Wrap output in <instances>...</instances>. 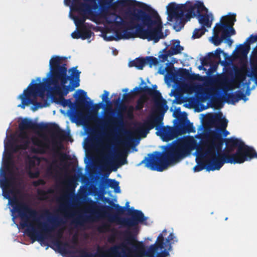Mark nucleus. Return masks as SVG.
I'll use <instances>...</instances> for the list:
<instances>
[{
	"label": "nucleus",
	"mask_w": 257,
	"mask_h": 257,
	"mask_svg": "<svg viewBox=\"0 0 257 257\" xmlns=\"http://www.w3.org/2000/svg\"><path fill=\"white\" fill-rule=\"evenodd\" d=\"M165 233L166 229L159 234L154 244L146 246L143 241L137 240L136 234L126 230L123 232L124 241L106 249L103 254H86L79 257H167L172 249V244L177 239L173 233L165 239Z\"/></svg>",
	"instance_id": "nucleus-1"
},
{
	"label": "nucleus",
	"mask_w": 257,
	"mask_h": 257,
	"mask_svg": "<svg viewBox=\"0 0 257 257\" xmlns=\"http://www.w3.org/2000/svg\"><path fill=\"white\" fill-rule=\"evenodd\" d=\"M136 4L147 12L137 9V13L131 12L130 20L128 22L115 15V25L117 27L122 26L125 29L123 30L120 38L129 39L136 37L157 43L160 39L164 38L160 17L156 11L146 4L140 2H136Z\"/></svg>",
	"instance_id": "nucleus-2"
},
{
	"label": "nucleus",
	"mask_w": 257,
	"mask_h": 257,
	"mask_svg": "<svg viewBox=\"0 0 257 257\" xmlns=\"http://www.w3.org/2000/svg\"><path fill=\"white\" fill-rule=\"evenodd\" d=\"M3 178L0 179V186L3 190V195L9 199L14 210L18 213L21 219L20 224L23 228L27 227L25 233L33 242L36 240L41 241L50 235L54 228L61 222L58 218L50 221L51 225L39 222V212L31 208L26 203L19 201L16 197L11 198L10 194L13 193V189H9L12 185L14 179L11 174L7 176L4 170L2 173Z\"/></svg>",
	"instance_id": "nucleus-3"
},
{
	"label": "nucleus",
	"mask_w": 257,
	"mask_h": 257,
	"mask_svg": "<svg viewBox=\"0 0 257 257\" xmlns=\"http://www.w3.org/2000/svg\"><path fill=\"white\" fill-rule=\"evenodd\" d=\"M108 203L111 206L100 205L99 203L91 199L88 200V205L84 211L88 215H80L77 218L75 222L76 224L82 225L85 222H93L99 219L107 217L108 220L110 223H115L123 227H133V229L138 228L139 223L147 224L146 221L147 217L140 210H134L130 213V217H121L119 215L124 213L125 207L120 206L114 203L112 201L107 199Z\"/></svg>",
	"instance_id": "nucleus-4"
},
{
	"label": "nucleus",
	"mask_w": 257,
	"mask_h": 257,
	"mask_svg": "<svg viewBox=\"0 0 257 257\" xmlns=\"http://www.w3.org/2000/svg\"><path fill=\"white\" fill-rule=\"evenodd\" d=\"M65 57L53 56L49 61L50 71L48 76L51 77L45 79L46 87L50 85L54 86L55 92L59 96H65L72 91L80 85V72L77 70V67H73L70 76L67 75V68L66 63L63 62L66 60Z\"/></svg>",
	"instance_id": "nucleus-5"
},
{
	"label": "nucleus",
	"mask_w": 257,
	"mask_h": 257,
	"mask_svg": "<svg viewBox=\"0 0 257 257\" xmlns=\"http://www.w3.org/2000/svg\"><path fill=\"white\" fill-rule=\"evenodd\" d=\"M198 146L200 145L193 138L180 140L166 152L155 151L148 154V157H145L140 164H145V167L151 170L162 172L169 165L187 157Z\"/></svg>",
	"instance_id": "nucleus-6"
},
{
	"label": "nucleus",
	"mask_w": 257,
	"mask_h": 257,
	"mask_svg": "<svg viewBox=\"0 0 257 257\" xmlns=\"http://www.w3.org/2000/svg\"><path fill=\"white\" fill-rule=\"evenodd\" d=\"M167 20L170 22L174 20V29L177 32L184 27L185 18L189 20L197 16L202 29L210 28L212 25V20H209V15L207 14H201V12L208 13V9L200 1H197L195 4L188 1L186 4L180 5L171 3L167 7Z\"/></svg>",
	"instance_id": "nucleus-7"
},
{
	"label": "nucleus",
	"mask_w": 257,
	"mask_h": 257,
	"mask_svg": "<svg viewBox=\"0 0 257 257\" xmlns=\"http://www.w3.org/2000/svg\"><path fill=\"white\" fill-rule=\"evenodd\" d=\"M223 139L220 134L213 132L211 138L204 146H198L196 152L198 156L204 160L206 170H219L225 163L233 164L226 153L222 152Z\"/></svg>",
	"instance_id": "nucleus-8"
},
{
	"label": "nucleus",
	"mask_w": 257,
	"mask_h": 257,
	"mask_svg": "<svg viewBox=\"0 0 257 257\" xmlns=\"http://www.w3.org/2000/svg\"><path fill=\"white\" fill-rule=\"evenodd\" d=\"M226 148L223 152L233 161V164H241L252 159H257V152L253 148L249 147L240 139L235 137L223 139Z\"/></svg>",
	"instance_id": "nucleus-9"
},
{
	"label": "nucleus",
	"mask_w": 257,
	"mask_h": 257,
	"mask_svg": "<svg viewBox=\"0 0 257 257\" xmlns=\"http://www.w3.org/2000/svg\"><path fill=\"white\" fill-rule=\"evenodd\" d=\"M163 113L161 115H151L148 116L143 123L140 122L137 127L138 133L143 137H146L149 131L154 127L158 130L156 134L159 136L164 141H169L178 136L175 127L166 126L160 129L163 124Z\"/></svg>",
	"instance_id": "nucleus-10"
},
{
	"label": "nucleus",
	"mask_w": 257,
	"mask_h": 257,
	"mask_svg": "<svg viewBox=\"0 0 257 257\" xmlns=\"http://www.w3.org/2000/svg\"><path fill=\"white\" fill-rule=\"evenodd\" d=\"M20 131L19 137L22 138H28L26 130H32L35 132L47 131L52 134L54 136L63 140L66 137V133L60 128L55 123H44L43 122L38 123L33 121L31 119L25 118L22 120L19 124Z\"/></svg>",
	"instance_id": "nucleus-11"
},
{
	"label": "nucleus",
	"mask_w": 257,
	"mask_h": 257,
	"mask_svg": "<svg viewBox=\"0 0 257 257\" xmlns=\"http://www.w3.org/2000/svg\"><path fill=\"white\" fill-rule=\"evenodd\" d=\"M31 83L28 87L24 91L23 94L20 95L22 100V104L19 105L24 109L26 105L33 104L35 106L32 107L33 111H36L39 107L46 106L47 105H43L42 103L36 101L35 99L39 96L42 99L45 97L46 86L43 83H35L30 87Z\"/></svg>",
	"instance_id": "nucleus-12"
},
{
	"label": "nucleus",
	"mask_w": 257,
	"mask_h": 257,
	"mask_svg": "<svg viewBox=\"0 0 257 257\" xmlns=\"http://www.w3.org/2000/svg\"><path fill=\"white\" fill-rule=\"evenodd\" d=\"M108 96L109 92L104 90L103 94L101 96L102 102L109 103L110 106L106 109L103 118L94 116L92 117V119L95 122L103 127L117 126L122 124L123 122V115L121 113H118L117 117L112 116L115 114V112L111 107V103L109 100Z\"/></svg>",
	"instance_id": "nucleus-13"
},
{
	"label": "nucleus",
	"mask_w": 257,
	"mask_h": 257,
	"mask_svg": "<svg viewBox=\"0 0 257 257\" xmlns=\"http://www.w3.org/2000/svg\"><path fill=\"white\" fill-rule=\"evenodd\" d=\"M85 2L88 3H83L80 0H73L72 3V8L73 10L82 13L83 14H88L92 16L94 15L93 10H96L98 9V5L96 3V0H83Z\"/></svg>",
	"instance_id": "nucleus-14"
},
{
	"label": "nucleus",
	"mask_w": 257,
	"mask_h": 257,
	"mask_svg": "<svg viewBox=\"0 0 257 257\" xmlns=\"http://www.w3.org/2000/svg\"><path fill=\"white\" fill-rule=\"evenodd\" d=\"M222 116V113L219 112L210 115L208 118V121L211 124L219 127V130L223 132V136L226 137L229 134V132L226 130L228 120Z\"/></svg>",
	"instance_id": "nucleus-15"
},
{
	"label": "nucleus",
	"mask_w": 257,
	"mask_h": 257,
	"mask_svg": "<svg viewBox=\"0 0 257 257\" xmlns=\"http://www.w3.org/2000/svg\"><path fill=\"white\" fill-rule=\"evenodd\" d=\"M44 141L37 137H33L31 138L32 144L37 146V148H32L31 152L39 154H45L47 151L50 149V144L48 140L45 139Z\"/></svg>",
	"instance_id": "nucleus-16"
},
{
	"label": "nucleus",
	"mask_w": 257,
	"mask_h": 257,
	"mask_svg": "<svg viewBox=\"0 0 257 257\" xmlns=\"http://www.w3.org/2000/svg\"><path fill=\"white\" fill-rule=\"evenodd\" d=\"M225 20L227 24L224 23H217L216 26H219L222 32H227L230 37L231 35L235 34V31L233 28L234 22L236 21L235 15L234 14L232 16L226 17Z\"/></svg>",
	"instance_id": "nucleus-17"
},
{
	"label": "nucleus",
	"mask_w": 257,
	"mask_h": 257,
	"mask_svg": "<svg viewBox=\"0 0 257 257\" xmlns=\"http://www.w3.org/2000/svg\"><path fill=\"white\" fill-rule=\"evenodd\" d=\"M79 93V96L77 100L76 106L82 109H90L92 105V102L87 101L86 99L90 100L89 97L86 96V92L82 89L77 90Z\"/></svg>",
	"instance_id": "nucleus-18"
},
{
	"label": "nucleus",
	"mask_w": 257,
	"mask_h": 257,
	"mask_svg": "<svg viewBox=\"0 0 257 257\" xmlns=\"http://www.w3.org/2000/svg\"><path fill=\"white\" fill-rule=\"evenodd\" d=\"M221 31L222 30L219 28V26L216 27V26L213 30V36L211 38V41L212 43L216 46H219L224 39H226L227 38L229 37V35H228L226 31H222L221 37H220L219 36V34Z\"/></svg>",
	"instance_id": "nucleus-19"
},
{
	"label": "nucleus",
	"mask_w": 257,
	"mask_h": 257,
	"mask_svg": "<svg viewBox=\"0 0 257 257\" xmlns=\"http://www.w3.org/2000/svg\"><path fill=\"white\" fill-rule=\"evenodd\" d=\"M241 99L245 101L247 100L245 94L243 91L239 90L234 93H229L226 94V101L227 102H231L233 104H234Z\"/></svg>",
	"instance_id": "nucleus-20"
},
{
	"label": "nucleus",
	"mask_w": 257,
	"mask_h": 257,
	"mask_svg": "<svg viewBox=\"0 0 257 257\" xmlns=\"http://www.w3.org/2000/svg\"><path fill=\"white\" fill-rule=\"evenodd\" d=\"M157 88V86L156 85H153L152 88H151V89L153 90L152 93L151 94L148 95L152 97L156 103V106L157 109L160 110L163 106L162 103L160 102L159 101L161 100L164 105H166V101L163 98L161 93L159 92V91L156 90Z\"/></svg>",
	"instance_id": "nucleus-21"
},
{
	"label": "nucleus",
	"mask_w": 257,
	"mask_h": 257,
	"mask_svg": "<svg viewBox=\"0 0 257 257\" xmlns=\"http://www.w3.org/2000/svg\"><path fill=\"white\" fill-rule=\"evenodd\" d=\"M187 121L188 119L186 116L179 118L178 122H177L176 119L174 120V121L175 122H174L175 125V128L178 136L185 134Z\"/></svg>",
	"instance_id": "nucleus-22"
},
{
	"label": "nucleus",
	"mask_w": 257,
	"mask_h": 257,
	"mask_svg": "<svg viewBox=\"0 0 257 257\" xmlns=\"http://www.w3.org/2000/svg\"><path fill=\"white\" fill-rule=\"evenodd\" d=\"M178 75L181 78L187 81H192L196 79V75L191 74L188 70L185 68H180L178 72Z\"/></svg>",
	"instance_id": "nucleus-23"
},
{
	"label": "nucleus",
	"mask_w": 257,
	"mask_h": 257,
	"mask_svg": "<svg viewBox=\"0 0 257 257\" xmlns=\"http://www.w3.org/2000/svg\"><path fill=\"white\" fill-rule=\"evenodd\" d=\"M250 49V45L245 42L239 46L237 50V55L242 58H246Z\"/></svg>",
	"instance_id": "nucleus-24"
},
{
	"label": "nucleus",
	"mask_w": 257,
	"mask_h": 257,
	"mask_svg": "<svg viewBox=\"0 0 257 257\" xmlns=\"http://www.w3.org/2000/svg\"><path fill=\"white\" fill-rule=\"evenodd\" d=\"M104 188L111 187L114 189L116 193L120 192V188L119 186V182L114 179H106L103 184Z\"/></svg>",
	"instance_id": "nucleus-25"
},
{
	"label": "nucleus",
	"mask_w": 257,
	"mask_h": 257,
	"mask_svg": "<svg viewBox=\"0 0 257 257\" xmlns=\"http://www.w3.org/2000/svg\"><path fill=\"white\" fill-rule=\"evenodd\" d=\"M152 90L150 87L148 86L144 87H136L133 90H131V92L134 94V98L141 92H143L146 94H151L152 92Z\"/></svg>",
	"instance_id": "nucleus-26"
},
{
	"label": "nucleus",
	"mask_w": 257,
	"mask_h": 257,
	"mask_svg": "<svg viewBox=\"0 0 257 257\" xmlns=\"http://www.w3.org/2000/svg\"><path fill=\"white\" fill-rule=\"evenodd\" d=\"M53 244L62 252H64L67 248L69 247V244L67 242H63L59 238L54 239L53 241Z\"/></svg>",
	"instance_id": "nucleus-27"
},
{
	"label": "nucleus",
	"mask_w": 257,
	"mask_h": 257,
	"mask_svg": "<svg viewBox=\"0 0 257 257\" xmlns=\"http://www.w3.org/2000/svg\"><path fill=\"white\" fill-rule=\"evenodd\" d=\"M200 60L201 63L203 66H208L210 65L214 69H216L217 68V64L213 65V61L212 57L210 55L209 53L207 54V55L201 58Z\"/></svg>",
	"instance_id": "nucleus-28"
},
{
	"label": "nucleus",
	"mask_w": 257,
	"mask_h": 257,
	"mask_svg": "<svg viewBox=\"0 0 257 257\" xmlns=\"http://www.w3.org/2000/svg\"><path fill=\"white\" fill-rule=\"evenodd\" d=\"M113 0H100L99 2V6L102 13L106 12L108 9L112 7L114 3Z\"/></svg>",
	"instance_id": "nucleus-29"
},
{
	"label": "nucleus",
	"mask_w": 257,
	"mask_h": 257,
	"mask_svg": "<svg viewBox=\"0 0 257 257\" xmlns=\"http://www.w3.org/2000/svg\"><path fill=\"white\" fill-rule=\"evenodd\" d=\"M183 50V47L180 45V41H177V44L176 46H171L167 52L171 56H173L180 53Z\"/></svg>",
	"instance_id": "nucleus-30"
},
{
	"label": "nucleus",
	"mask_w": 257,
	"mask_h": 257,
	"mask_svg": "<svg viewBox=\"0 0 257 257\" xmlns=\"http://www.w3.org/2000/svg\"><path fill=\"white\" fill-rule=\"evenodd\" d=\"M81 37L82 40L89 39L91 37L93 32L86 27H83V28L80 29Z\"/></svg>",
	"instance_id": "nucleus-31"
},
{
	"label": "nucleus",
	"mask_w": 257,
	"mask_h": 257,
	"mask_svg": "<svg viewBox=\"0 0 257 257\" xmlns=\"http://www.w3.org/2000/svg\"><path fill=\"white\" fill-rule=\"evenodd\" d=\"M86 18L85 16L82 17H75L74 18V21L75 25L78 27H80V29L83 28V27H86L85 24Z\"/></svg>",
	"instance_id": "nucleus-32"
},
{
	"label": "nucleus",
	"mask_w": 257,
	"mask_h": 257,
	"mask_svg": "<svg viewBox=\"0 0 257 257\" xmlns=\"http://www.w3.org/2000/svg\"><path fill=\"white\" fill-rule=\"evenodd\" d=\"M53 192L52 189H49L48 191H45L42 189H39L37 190V194L39 198L41 200H44L48 198V194Z\"/></svg>",
	"instance_id": "nucleus-33"
},
{
	"label": "nucleus",
	"mask_w": 257,
	"mask_h": 257,
	"mask_svg": "<svg viewBox=\"0 0 257 257\" xmlns=\"http://www.w3.org/2000/svg\"><path fill=\"white\" fill-rule=\"evenodd\" d=\"M207 31L206 29H195L193 33L192 38L194 39L199 38L201 37Z\"/></svg>",
	"instance_id": "nucleus-34"
},
{
	"label": "nucleus",
	"mask_w": 257,
	"mask_h": 257,
	"mask_svg": "<svg viewBox=\"0 0 257 257\" xmlns=\"http://www.w3.org/2000/svg\"><path fill=\"white\" fill-rule=\"evenodd\" d=\"M56 102L57 103L61 104L63 107L72 105V103L70 99H66L63 96H59Z\"/></svg>",
	"instance_id": "nucleus-35"
},
{
	"label": "nucleus",
	"mask_w": 257,
	"mask_h": 257,
	"mask_svg": "<svg viewBox=\"0 0 257 257\" xmlns=\"http://www.w3.org/2000/svg\"><path fill=\"white\" fill-rule=\"evenodd\" d=\"M167 48H164L160 53V54L158 56V58L159 60L161 62H164L168 60V58L169 56H171L169 52H167Z\"/></svg>",
	"instance_id": "nucleus-36"
},
{
	"label": "nucleus",
	"mask_w": 257,
	"mask_h": 257,
	"mask_svg": "<svg viewBox=\"0 0 257 257\" xmlns=\"http://www.w3.org/2000/svg\"><path fill=\"white\" fill-rule=\"evenodd\" d=\"M146 101V98L144 96L140 97L138 100L137 101V104L135 106V110H142L144 106V104Z\"/></svg>",
	"instance_id": "nucleus-37"
},
{
	"label": "nucleus",
	"mask_w": 257,
	"mask_h": 257,
	"mask_svg": "<svg viewBox=\"0 0 257 257\" xmlns=\"http://www.w3.org/2000/svg\"><path fill=\"white\" fill-rule=\"evenodd\" d=\"M136 63L135 67L138 69L142 70L146 64V61L145 58H137L136 59Z\"/></svg>",
	"instance_id": "nucleus-38"
},
{
	"label": "nucleus",
	"mask_w": 257,
	"mask_h": 257,
	"mask_svg": "<svg viewBox=\"0 0 257 257\" xmlns=\"http://www.w3.org/2000/svg\"><path fill=\"white\" fill-rule=\"evenodd\" d=\"M145 59L146 61V64H149L150 67L153 65H157L159 63L158 59L153 56H147Z\"/></svg>",
	"instance_id": "nucleus-39"
},
{
	"label": "nucleus",
	"mask_w": 257,
	"mask_h": 257,
	"mask_svg": "<svg viewBox=\"0 0 257 257\" xmlns=\"http://www.w3.org/2000/svg\"><path fill=\"white\" fill-rule=\"evenodd\" d=\"M223 53L224 55H226V54L223 52V50H222L220 48H217L215 51V53H213V52H210V55L213 59V58H215L219 61L221 60L220 58V54Z\"/></svg>",
	"instance_id": "nucleus-40"
},
{
	"label": "nucleus",
	"mask_w": 257,
	"mask_h": 257,
	"mask_svg": "<svg viewBox=\"0 0 257 257\" xmlns=\"http://www.w3.org/2000/svg\"><path fill=\"white\" fill-rule=\"evenodd\" d=\"M195 127L193 126V123H191L189 120L188 119L187 124L186 126L185 130V134L186 133H195Z\"/></svg>",
	"instance_id": "nucleus-41"
},
{
	"label": "nucleus",
	"mask_w": 257,
	"mask_h": 257,
	"mask_svg": "<svg viewBox=\"0 0 257 257\" xmlns=\"http://www.w3.org/2000/svg\"><path fill=\"white\" fill-rule=\"evenodd\" d=\"M110 227V225L107 223H104L97 228V230L101 233L107 231Z\"/></svg>",
	"instance_id": "nucleus-42"
},
{
	"label": "nucleus",
	"mask_w": 257,
	"mask_h": 257,
	"mask_svg": "<svg viewBox=\"0 0 257 257\" xmlns=\"http://www.w3.org/2000/svg\"><path fill=\"white\" fill-rule=\"evenodd\" d=\"M115 3H117L121 7H127L131 5L132 0H117Z\"/></svg>",
	"instance_id": "nucleus-43"
},
{
	"label": "nucleus",
	"mask_w": 257,
	"mask_h": 257,
	"mask_svg": "<svg viewBox=\"0 0 257 257\" xmlns=\"http://www.w3.org/2000/svg\"><path fill=\"white\" fill-rule=\"evenodd\" d=\"M29 143H30V142L29 141H26L23 144L16 145L15 147V151H16V150H18L19 149L25 150V149H27Z\"/></svg>",
	"instance_id": "nucleus-44"
},
{
	"label": "nucleus",
	"mask_w": 257,
	"mask_h": 257,
	"mask_svg": "<svg viewBox=\"0 0 257 257\" xmlns=\"http://www.w3.org/2000/svg\"><path fill=\"white\" fill-rule=\"evenodd\" d=\"M257 42V34L255 35H251L246 40V43L248 44L249 45L250 44L253 43Z\"/></svg>",
	"instance_id": "nucleus-45"
},
{
	"label": "nucleus",
	"mask_w": 257,
	"mask_h": 257,
	"mask_svg": "<svg viewBox=\"0 0 257 257\" xmlns=\"http://www.w3.org/2000/svg\"><path fill=\"white\" fill-rule=\"evenodd\" d=\"M101 107H104V104L102 102L97 104H95L92 105V110L93 112L95 113H96L98 111V110Z\"/></svg>",
	"instance_id": "nucleus-46"
},
{
	"label": "nucleus",
	"mask_w": 257,
	"mask_h": 257,
	"mask_svg": "<svg viewBox=\"0 0 257 257\" xmlns=\"http://www.w3.org/2000/svg\"><path fill=\"white\" fill-rule=\"evenodd\" d=\"M119 165H123L127 163V160L126 156H123L121 154H119Z\"/></svg>",
	"instance_id": "nucleus-47"
},
{
	"label": "nucleus",
	"mask_w": 257,
	"mask_h": 257,
	"mask_svg": "<svg viewBox=\"0 0 257 257\" xmlns=\"http://www.w3.org/2000/svg\"><path fill=\"white\" fill-rule=\"evenodd\" d=\"M135 110V107L130 105L127 109V115L128 117L132 118L133 116V112Z\"/></svg>",
	"instance_id": "nucleus-48"
},
{
	"label": "nucleus",
	"mask_w": 257,
	"mask_h": 257,
	"mask_svg": "<svg viewBox=\"0 0 257 257\" xmlns=\"http://www.w3.org/2000/svg\"><path fill=\"white\" fill-rule=\"evenodd\" d=\"M46 183L45 181L42 179H40L38 180H36V181H33V185H34V186L35 187H38L40 185H45Z\"/></svg>",
	"instance_id": "nucleus-49"
},
{
	"label": "nucleus",
	"mask_w": 257,
	"mask_h": 257,
	"mask_svg": "<svg viewBox=\"0 0 257 257\" xmlns=\"http://www.w3.org/2000/svg\"><path fill=\"white\" fill-rule=\"evenodd\" d=\"M204 168L206 169L205 165H204V161H203V163L200 165H196L194 168L193 170L195 172H199Z\"/></svg>",
	"instance_id": "nucleus-50"
},
{
	"label": "nucleus",
	"mask_w": 257,
	"mask_h": 257,
	"mask_svg": "<svg viewBox=\"0 0 257 257\" xmlns=\"http://www.w3.org/2000/svg\"><path fill=\"white\" fill-rule=\"evenodd\" d=\"M134 98V94H132L131 92L130 93H125L123 94V99L124 100H131Z\"/></svg>",
	"instance_id": "nucleus-51"
},
{
	"label": "nucleus",
	"mask_w": 257,
	"mask_h": 257,
	"mask_svg": "<svg viewBox=\"0 0 257 257\" xmlns=\"http://www.w3.org/2000/svg\"><path fill=\"white\" fill-rule=\"evenodd\" d=\"M71 35V37L73 39H78L80 38V37H81L80 30L79 31H76V30L74 31L73 33H72Z\"/></svg>",
	"instance_id": "nucleus-52"
},
{
	"label": "nucleus",
	"mask_w": 257,
	"mask_h": 257,
	"mask_svg": "<svg viewBox=\"0 0 257 257\" xmlns=\"http://www.w3.org/2000/svg\"><path fill=\"white\" fill-rule=\"evenodd\" d=\"M29 175L31 178H37L39 176L40 173L38 171L32 172L31 171L29 172Z\"/></svg>",
	"instance_id": "nucleus-53"
},
{
	"label": "nucleus",
	"mask_w": 257,
	"mask_h": 257,
	"mask_svg": "<svg viewBox=\"0 0 257 257\" xmlns=\"http://www.w3.org/2000/svg\"><path fill=\"white\" fill-rule=\"evenodd\" d=\"M51 215V213L48 209H45L42 211V215L40 217H49Z\"/></svg>",
	"instance_id": "nucleus-54"
},
{
	"label": "nucleus",
	"mask_w": 257,
	"mask_h": 257,
	"mask_svg": "<svg viewBox=\"0 0 257 257\" xmlns=\"http://www.w3.org/2000/svg\"><path fill=\"white\" fill-rule=\"evenodd\" d=\"M224 40H225V42L227 43L229 46H231L233 41L230 39V37L227 38Z\"/></svg>",
	"instance_id": "nucleus-55"
},
{
	"label": "nucleus",
	"mask_w": 257,
	"mask_h": 257,
	"mask_svg": "<svg viewBox=\"0 0 257 257\" xmlns=\"http://www.w3.org/2000/svg\"><path fill=\"white\" fill-rule=\"evenodd\" d=\"M136 59H135L133 61H131L129 63V65L131 67H133V66H135V65H136Z\"/></svg>",
	"instance_id": "nucleus-56"
},
{
	"label": "nucleus",
	"mask_w": 257,
	"mask_h": 257,
	"mask_svg": "<svg viewBox=\"0 0 257 257\" xmlns=\"http://www.w3.org/2000/svg\"><path fill=\"white\" fill-rule=\"evenodd\" d=\"M29 163L31 166H34L35 165V161L31 159L29 160Z\"/></svg>",
	"instance_id": "nucleus-57"
},
{
	"label": "nucleus",
	"mask_w": 257,
	"mask_h": 257,
	"mask_svg": "<svg viewBox=\"0 0 257 257\" xmlns=\"http://www.w3.org/2000/svg\"><path fill=\"white\" fill-rule=\"evenodd\" d=\"M239 78L240 79L241 82H242L244 80L245 77L244 75H240L239 76Z\"/></svg>",
	"instance_id": "nucleus-58"
},
{
	"label": "nucleus",
	"mask_w": 257,
	"mask_h": 257,
	"mask_svg": "<svg viewBox=\"0 0 257 257\" xmlns=\"http://www.w3.org/2000/svg\"><path fill=\"white\" fill-rule=\"evenodd\" d=\"M61 156L63 159H66L67 156L65 154H61Z\"/></svg>",
	"instance_id": "nucleus-59"
},
{
	"label": "nucleus",
	"mask_w": 257,
	"mask_h": 257,
	"mask_svg": "<svg viewBox=\"0 0 257 257\" xmlns=\"http://www.w3.org/2000/svg\"><path fill=\"white\" fill-rule=\"evenodd\" d=\"M65 3H66V4L67 5H70V3L71 2L70 0H65Z\"/></svg>",
	"instance_id": "nucleus-60"
},
{
	"label": "nucleus",
	"mask_w": 257,
	"mask_h": 257,
	"mask_svg": "<svg viewBox=\"0 0 257 257\" xmlns=\"http://www.w3.org/2000/svg\"><path fill=\"white\" fill-rule=\"evenodd\" d=\"M203 66H204L202 65V64H201L200 66H199V69L200 70H202V69H203Z\"/></svg>",
	"instance_id": "nucleus-61"
},
{
	"label": "nucleus",
	"mask_w": 257,
	"mask_h": 257,
	"mask_svg": "<svg viewBox=\"0 0 257 257\" xmlns=\"http://www.w3.org/2000/svg\"><path fill=\"white\" fill-rule=\"evenodd\" d=\"M121 109L123 110H126V107L125 106H123L121 107Z\"/></svg>",
	"instance_id": "nucleus-62"
},
{
	"label": "nucleus",
	"mask_w": 257,
	"mask_h": 257,
	"mask_svg": "<svg viewBox=\"0 0 257 257\" xmlns=\"http://www.w3.org/2000/svg\"><path fill=\"white\" fill-rule=\"evenodd\" d=\"M128 89L127 88H125L122 90V91L127 92L128 91Z\"/></svg>",
	"instance_id": "nucleus-63"
},
{
	"label": "nucleus",
	"mask_w": 257,
	"mask_h": 257,
	"mask_svg": "<svg viewBox=\"0 0 257 257\" xmlns=\"http://www.w3.org/2000/svg\"><path fill=\"white\" fill-rule=\"evenodd\" d=\"M57 235H58V236L60 238L62 236V233H58Z\"/></svg>",
	"instance_id": "nucleus-64"
}]
</instances>
